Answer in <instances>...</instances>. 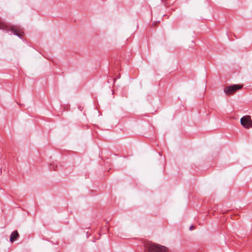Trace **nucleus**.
<instances>
[{"label": "nucleus", "instance_id": "1a4fd4ad", "mask_svg": "<svg viewBox=\"0 0 252 252\" xmlns=\"http://www.w3.org/2000/svg\"><path fill=\"white\" fill-rule=\"evenodd\" d=\"M251 127H252V123H251Z\"/></svg>", "mask_w": 252, "mask_h": 252}, {"label": "nucleus", "instance_id": "6e6552de", "mask_svg": "<svg viewBox=\"0 0 252 252\" xmlns=\"http://www.w3.org/2000/svg\"><path fill=\"white\" fill-rule=\"evenodd\" d=\"M163 3H164L165 0H161Z\"/></svg>", "mask_w": 252, "mask_h": 252}, {"label": "nucleus", "instance_id": "39448f33", "mask_svg": "<svg viewBox=\"0 0 252 252\" xmlns=\"http://www.w3.org/2000/svg\"><path fill=\"white\" fill-rule=\"evenodd\" d=\"M19 235L17 231V230H15L13 231L10 237V241L11 243L14 242L15 241H16L17 238L19 237Z\"/></svg>", "mask_w": 252, "mask_h": 252}, {"label": "nucleus", "instance_id": "7ed1b4c3", "mask_svg": "<svg viewBox=\"0 0 252 252\" xmlns=\"http://www.w3.org/2000/svg\"><path fill=\"white\" fill-rule=\"evenodd\" d=\"M242 88V86L241 85H233L226 87L224 89V92L227 95H231L234 94L236 90Z\"/></svg>", "mask_w": 252, "mask_h": 252}, {"label": "nucleus", "instance_id": "f03ea898", "mask_svg": "<svg viewBox=\"0 0 252 252\" xmlns=\"http://www.w3.org/2000/svg\"><path fill=\"white\" fill-rule=\"evenodd\" d=\"M144 247L148 252H169L166 247L149 241L145 242Z\"/></svg>", "mask_w": 252, "mask_h": 252}, {"label": "nucleus", "instance_id": "f257e3e1", "mask_svg": "<svg viewBox=\"0 0 252 252\" xmlns=\"http://www.w3.org/2000/svg\"><path fill=\"white\" fill-rule=\"evenodd\" d=\"M0 29L6 32H11L13 34L20 38H22L24 34L23 29L19 26H10L0 20Z\"/></svg>", "mask_w": 252, "mask_h": 252}, {"label": "nucleus", "instance_id": "423d86ee", "mask_svg": "<svg viewBox=\"0 0 252 252\" xmlns=\"http://www.w3.org/2000/svg\"><path fill=\"white\" fill-rule=\"evenodd\" d=\"M57 168V165L55 163H53L50 165V169L53 170H56Z\"/></svg>", "mask_w": 252, "mask_h": 252}, {"label": "nucleus", "instance_id": "0eeeda50", "mask_svg": "<svg viewBox=\"0 0 252 252\" xmlns=\"http://www.w3.org/2000/svg\"><path fill=\"white\" fill-rule=\"evenodd\" d=\"M193 228H194V226L192 225V226H190V227H189V230H192Z\"/></svg>", "mask_w": 252, "mask_h": 252}, {"label": "nucleus", "instance_id": "20e7f679", "mask_svg": "<svg viewBox=\"0 0 252 252\" xmlns=\"http://www.w3.org/2000/svg\"><path fill=\"white\" fill-rule=\"evenodd\" d=\"M241 124L246 128H249L251 127L252 120L251 116L246 115L243 117L240 120Z\"/></svg>", "mask_w": 252, "mask_h": 252}]
</instances>
